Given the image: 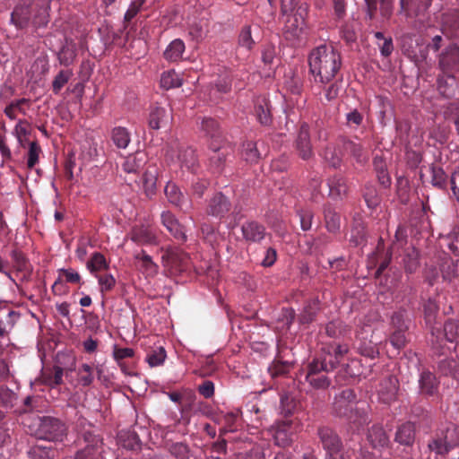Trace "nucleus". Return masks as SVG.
<instances>
[{"label":"nucleus","instance_id":"f257e3e1","mask_svg":"<svg viewBox=\"0 0 459 459\" xmlns=\"http://www.w3.org/2000/svg\"><path fill=\"white\" fill-rule=\"evenodd\" d=\"M309 71L316 82L330 85L325 89V98L333 100L339 95L342 79H336L342 67V55L332 45H321L308 56Z\"/></svg>","mask_w":459,"mask_h":459},{"label":"nucleus","instance_id":"f03ea898","mask_svg":"<svg viewBox=\"0 0 459 459\" xmlns=\"http://www.w3.org/2000/svg\"><path fill=\"white\" fill-rule=\"evenodd\" d=\"M31 434L38 439L49 442L61 441L65 435V425L57 418L38 417L30 426Z\"/></svg>","mask_w":459,"mask_h":459},{"label":"nucleus","instance_id":"7ed1b4c3","mask_svg":"<svg viewBox=\"0 0 459 459\" xmlns=\"http://www.w3.org/2000/svg\"><path fill=\"white\" fill-rule=\"evenodd\" d=\"M317 434L324 449L326 452V459H350L349 452L343 447L339 435L329 427H321Z\"/></svg>","mask_w":459,"mask_h":459},{"label":"nucleus","instance_id":"20e7f679","mask_svg":"<svg viewBox=\"0 0 459 459\" xmlns=\"http://www.w3.org/2000/svg\"><path fill=\"white\" fill-rule=\"evenodd\" d=\"M307 13L308 4L301 3L296 9V13L286 15L282 33L288 41L294 42L299 39L306 27Z\"/></svg>","mask_w":459,"mask_h":459},{"label":"nucleus","instance_id":"39448f33","mask_svg":"<svg viewBox=\"0 0 459 459\" xmlns=\"http://www.w3.org/2000/svg\"><path fill=\"white\" fill-rule=\"evenodd\" d=\"M459 445V431L454 427H447L441 430L429 443L428 447L430 452L437 455L445 456L450 450Z\"/></svg>","mask_w":459,"mask_h":459},{"label":"nucleus","instance_id":"423d86ee","mask_svg":"<svg viewBox=\"0 0 459 459\" xmlns=\"http://www.w3.org/2000/svg\"><path fill=\"white\" fill-rule=\"evenodd\" d=\"M347 345L328 344L322 348V353L312 362L316 363L326 373L333 371L341 363L342 357L348 352Z\"/></svg>","mask_w":459,"mask_h":459},{"label":"nucleus","instance_id":"0eeeda50","mask_svg":"<svg viewBox=\"0 0 459 459\" xmlns=\"http://www.w3.org/2000/svg\"><path fill=\"white\" fill-rule=\"evenodd\" d=\"M212 154L209 158V167L213 173L221 174L227 162L230 161L234 156V148L229 143H210Z\"/></svg>","mask_w":459,"mask_h":459},{"label":"nucleus","instance_id":"6e6552de","mask_svg":"<svg viewBox=\"0 0 459 459\" xmlns=\"http://www.w3.org/2000/svg\"><path fill=\"white\" fill-rule=\"evenodd\" d=\"M358 403L354 390L346 388L335 395L332 413L337 418L344 419Z\"/></svg>","mask_w":459,"mask_h":459},{"label":"nucleus","instance_id":"1a4fd4ad","mask_svg":"<svg viewBox=\"0 0 459 459\" xmlns=\"http://www.w3.org/2000/svg\"><path fill=\"white\" fill-rule=\"evenodd\" d=\"M370 409L365 403H359L343 420L346 421L347 431L354 434L359 433L366 425L371 422L369 415Z\"/></svg>","mask_w":459,"mask_h":459},{"label":"nucleus","instance_id":"9d476101","mask_svg":"<svg viewBox=\"0 0 459 459\" xmlns=\"http://www.w3.org/2000/svg\"><path fill=\"white\" fill-rule=\"evenodd\" d=\"M79 439H82L86 448L100 455L102 453L103 439L96 433L90 423L85 419H79L77 421Z\"/></svg>","mask_w":459,"mask_h":459},{"label":"nucleus","instance_id":"9b49d317","mask_svg":"<svg viewBox=\"0 0 459 459\" xmlns=\"http://www.w3.org/2000/svg\"><path fill=\"white\" fill-rule=\"evenodd\" d=\"M438 68L444 74L459 73V46L452 43L438 56Z\"/></svg>","mask_w":459,"mask_h":459},{"label":"nucleus","instance_id":"f8f14e48","mask_svg":"<svg viewBox=\"0 0 459 459\" xmlns=\"http://www.w3.org/2000/svg\"><path fill=\"white\" fill-rule=\"evenodd\" d=\"M162 264L171 273L183 272L188 266L189 257L187 254L184 253L177 247L167 248L162 255Z\"/></svg>","mask_w":459,"mask_h":459},{"label":"nucleus","instance_id":"ddd939ff","mask_svg":"<svg viewBox=\"0 0 459 459\" xmlns=\"http://www.w3.org/2000/svg\"><path fill=\"white\" fill-rule=\"evenodd\" d=\"M400 391V383L398 378L393 375H387L383 377L377 389L378 399L381 403L391 404L397 401Z\"/></svg>","mask_w":459,"mask_h":459},{"label":"nucleus","instance_id":"4468645a","mask_svg":"<svg viewBox=\"0 0 459 459\" xmlns=\"http://www.w3.org/2000/svg\"><path fill=\"white\" fill-rule=\"evenodd\" d=\"M231 204L222 193H216L208 202L206 213L221 219L230 211Z\"/></svg>","mask_w":459,"mask_h":459},{"label":"nucleus","instance_id":"2eb2a0df","mask_svg":"<svg viewBox=\"0 0 459 459\" xmlns=\"http://www.w3.org/2000/svg\"><path fill=\"white\" fill-rule=\"evenodd\" d=\"M432 0H400V12L406 17H424Z\"/></svg>","mask_w":459,"mask_h":459},{"label":"nucleus","instance_id":"dca6fc26","mask_svg":"<svg viewBox=\"0 0 459 459\" xmlns=\"http://www.w3.org/2000/svg\"><path fill=\"white\" fill-rule=\"evenodd\" d=\"M295 431L296 428L291 420L278 422L273 433L275 444L281 447L289 446L293 441Z\"/></svg>","mask_w":459,"mask_h":459},{"label":"nucleus","instance_id":"f3484780","mask_svg":"<svg viewBox=\"0 0 459 459\" xmlns=\"http://www.w3.org/2000/svg\"><path fill=\"white\" fill-rule=\"evenodd\" d=\"M325 374V369H321L316 363L311 361L307 365L306 380L314 388L325 389L331 385V380Z\"/></svg>","mask_w":459,"mask_h":459},{"label":"nucleus","instance_id":"a211bd4d","mask_svg":"<svg viewBox=\"0 0 459 459\" xmlns=\"http://www.w3.org/2000/svg\"><path fill=\"white\" fill-rule=\"evenodd\" d=\"M296 150L299 156L305 160H309L313 156L308 126L306 123L300 126L296 140Z\"/></svg>","mask_w":459,"mask_h":459},{"label":"nucleus","instance_id":"6ab92c4d","mask_svg":"<svg viewBox=\"0 0 459 459\" xmlns=\"http://www.w3.org/2000/svg\"><path fill=\"white\" fill-rule=\"evenodd\" d=\"M342 147L344 152L352 157L355 161L359 165H364L368 162V157L364 146L358 140L342 139Z\"/></svg>","mask_w":459,"mask_h":459},{"label":"nucleus","instance_id":"aec40b11","mask_svg":"<svg viewBox=\"0 0 459 459\" xmlns=\"http://www.w3.org/2000/svg\"><path fill=\"white\" fill-rule=\"evenodd\" d=\"M161 222L178 241L183 243L186 240V235L183 226L180 225L171 212L164 211L161 213Z\"/></svg>","mask_w":459,"mask_h":459},{"label":"nucleus","instance_id":"412c9836","mask_svg":"<svg viewBox=\"0 0 459 459\" xmlns=\"http://www.w3.org/2000/svg\"><path fill=\"white\" fill-rule=\"evenodd\" d=\"M172 116L169 109L162 107H153L149 114L148 125L151 129L158 130L167 126Z\"/></svg>","mask_w":459,"mask_h":459},{"label":"nucleus","instance_id":"4be33fe9","mask_svg":"<svg viewBox=\"0 0 459 459\" xmlns=\"http://www.w3.org/2000/svg\"><path fill=\"white\" fill-rule=\"evenodd\" d=\"M244 238L248 242L260 243L266 236L264 225L256 221H247L241 228Z\"/></svg>","mask_w":459,"mask_h":459},{"label":"nucleus","instance_id":"5701e85b","mask_svg":"<svg viewBox=\"0 0 459 459\" xmlns=\"http://www.w3.org/2000/svg\"><path fill=\"white\" fill-rule=\"evenodd\" d=\"M31 17L30 4H18L11 14V21L17 28L24 29L31 23Z\"/></svg>","mask_w":459,"mask_h":459},{"label":"nucleus","instance_id":"b1692460","mask_svg":"<svg viewBox=\"0 0 459 459\" xmlns=\"http://www.w3.org/2000/svg\"><path fill=\"white\" fill-rule=\"evenodd\" d=\"M147 159V154L143 151H137L125 159L122 164L123 169L128 174H135L144 167Z\"/></svg>","mask_w":459,"mask_h":459},{"label":"nucleus","instance_id":"393cba45","mask_svg":"<svg viewBox=\"0 0 459 459\" xmlns=\"http://www.w3.org/2000/svg\"><path fill=\"white\" fill-rule=\"evenodd\" d=\"M367 440L372 447H385L389 443V437L380 424H373L367 432Z\"/></svg>","mask_w":459,"mask_h":459},{"label":"nucleus","instance_id":"a878e982","mask_svg":"<svg viewBox=\"0 0 459 459\" xmlns=\"http://www.w3.org/2000/svg\"><path fill=\"white\" fill-rule=\"evenodd\" d=\"M439 382L436 376L430 371L421 372L419 378L420 393L423 395L432 396L438 391Z\"/></svg>","mask_w":459,"mask_h":459},{"label":"nucleus","instance_id":"bb28decb","mask_svg":"<svg viewBox=\"0 0 459 459\" xmlns=\"http://www.w3.org/2000/svg\"><path fill=\"white\" fill-rule=\"evenodd\" d=\"M200 130L213 143H224L219 123L212 117H204L200 124Z\"/></svg>","mask_w":459,"mask_h":459},{"label":"nucleus","instance_id":"cd10ccee","mask_svg":"<svg viewBox=\"0 0 459 459\" xmlns=\"http://www.w3.org/2000/svg\"><path fill=\"white\" fill-rule=\"evenodd\" d=\"M157 179L158 169L155 166H149L141 179L143 192L148 198L156 195Z\"/></svg>","mask_w":459,"mask_h":459},{"label":"nucleus","instance_id":"c85d7f7f","mask_svg":"<svg viewBox=\"0 0 459 459\" xmlns=\"http://www.w3.org/2000/svg\"><path fill=\"white\" fill-rule=\"evenodd\" d=\"M49 1L42 0L40 3H37L35 7L32 9L31 24L36 28H41L47 26L49 22Z\"/></svg>","mask_w":459,"mask_h":459},{"label":"nucleus","instance_id":"c756f323","mask_svg":"<svg viewBox=\"0 0 459 459\" xmlns=\"http://www.w3.org/2000/svg\"><path fill=\"white\" fill-rule=\"evenodd\" d=\"M164 192L171 204L175 205L180 210H184L185 207L187 208L186 204L188 200L177 185L169 182L165 186Z\"/></svg>","mask_w":459,"mask_h":459},{"label":"nucleus","instance_id":"7c9ffc66","mask_svg":"<svg viewBox=\"0 0 459 459\" xmlns=\"http://www.w3.org/2000/svg\"><path fill=\"white\" fill-rule=\"evenodd\" d=\"M255 113L258 121L264 126H269L272 123L271 105L264 97H259L255 102Z\"/></svg>","mask_w":459,"mask_h":459},{"label":"nucleus","instance_id":"2f4dec72","mask_svg":"<svg viewBox=\"0 0 459 459\" xmlns=\"http://www.w3.org/2000/svg\"><path fill=\"white\" fill-rule=\"evenodd\" d=\"M329 195L333 199H342L348 193V186L345 178L336 175L328 180Z\"/></svg>","mask_w":459,"mask_h":459},{"label":"nucleus","instance_id":"473e14b6","mask_svg":"<svg viewBox=\"0 0 459 459\" xmlns=\"http://www.w3.org/2000/svg\"><path fill=\"white\" fill-rule=\"evenodd\" d=\"M443 279L459 287V259L456 261L448 260L441 266Z\"/></svg>","mask_w":459,"mask_h":459},{"label":"nucleus","instance_id":"72a5a7b5","mask_svg":"<svg viewBox=\"0 0 459 459\" xmlns=\"http://www.w3.org/2000/svg\"><path fill=\"white\" fill-rule=\"evenodd\" d=\"M415 439V427L411 422L401 425L395 434V441L403 446H411Z\"/></svg>","mask_w":459,"mask_h":459},{"label":"nucleus","instance_id":"f704fd0d","mask_svg":"<svg viewBox=\"0 0 459 459\" xmlns=\"http://www.w3.org/2000/svg\"><path fill=\"white\" fill-rule=\"evenodd\" d=\"M456 86L455 74H444L439 75L437 78V87L439 92L446 98H450L454 95Z\"/></svg>","mask_w":459,"mask_h":459},{"label":"nucleus","instance_id":"c9c22d12","mask_svg":"<svg viewBox=\"0 0 459 459\" xmlns=\"http://www.w3.org/2000/svg\"><path fill=\"white\" fill-rule=\"evenodd\" d=\"M166 449L175 459H190L191 449L184 442H166Z\"/></svg>","mask_w":459,"mask_h":459},{"label":"nucleus","instance_id":"e433bc0d","mask_svg":"<svg viewBox=\"0 0 459 459\" xmlns=\"http://www.w3.org/2000/svg\"><path fill=\"white\" fill-rule=\"evenodd\" d=\"M295 310L291 307H283L277 317L275 329L281 333L290 329L295 318Z\"/></svg>","mask_w":459,"mask_h":459},{"label":"nucleus","instance_id":"4c0bfd02","mask_svg":"<svg viewBox=\"0 0 459 459\" xmlns=\"http://www.w3.org/2000/svg\"><path fill=\"white\" fill-rule=\"evenodd\" d=\"M438 372L443 376H450L459 379V362L454 359H441L437 364Z\"/></svg>","mask_w":459,"mask_h":459},{"label":"nucleus","instance_id":"58836bf2","mask_svg":"<svg viewBox=\"0 0 459 459\" xmlns=\"http://www.w3.org/2000/svg\"><path fill=\"white\" fill-rule=\"evenodd\" d=\"M119 442L123 447L128 450H140L142 446V441L139 438L137 433L133 430H128L119 435Z\"/></svg>","mask_w":459,"mask_h":459},{"label":"nucleus","instance_id":"ea45409f","mask_svg":"<svg viewBox=\"0 0 459 459\" xmlns=\"http://www.w3.org/2000/svg\"><path fill=\"white\" fill-rule=\"evenodd\" d=\"M373 165L377 172V177L380 185L388 187L391 184V178L386 169V164L382 157L376 156L373 160Z\"/></svg>","mask_w":459,"mask_h":459},{"label":"nucleus","instance_id":"a19ab883","mask_svg":"<svg viewBox=\"0 0 459 459\" xmlns=\"http://www.w3.org/2000/svg\"><path fill=\"white\" fill-rule=\"evenodd\" d=\"M184 50V42L181 39H175L167 47L163 55L168 61L176 62L181 58Z\"/></svg>","mask_w":459,"mask_h":459},{"label":"nucleus","instance_id":"79ce46f5","mask_svg":"<svg viewBox=\"0 0 459 459\" xmlns=\"http://www.w3.org/2000/svg\"><path fill=\"white\" fill-rule=\"evenodd\" d=\"M28 455L30 459H54L56 450L52 446L37 444L30 448Z\"/></svg>","mask_w":459,"mask_h":459},{"label":"nucleus","instance_id":"37998d69","mask_svg":"<svg viewBox=\"0 0 459 459\" xmlns=\"http://www.w3.org/2000/svg\"><path fill=\"white\" fill-rule=\"evenodd\" d=\"M325 226L329 232L336 233L341 227L340 215L331 207H325L324 210Z\"/></svg>","mask_w":459,"mask_h":459},{"label":"nucleus","instance_id":"c03bdc74","mask_svg":"<svg viewBox=\"0 0 459 459\" xmlns=\"http://www.w3.org/2000/svg\"><path fill=\"white\" fill-rule=\"evenodd\" d=\"M178 158L181 166L188 169H193L196 163L195 151L190 147H179Z\"/></svg>","mask_w":459,"mask_h":459},{"label":"nucleus","instance_id":"a18cd8bd","mask_svg":"<svg viewBox=\"0 0 459 459\" xmlns=\"http://www.w3.org/2000/svg\"><path fill=\"white\" fill-rule=\"evenodd\" d=\"M410 320L405 310L394 312L391 316V326L393 330L408 331Z\"/></svg>","mask_w":459,"mask_h":459},{"label":"nucleus","instance_id":"49530a36","mask_svg":"<svg viewBox=\"0 0 459 459\" xmlns=\"http://www.w3.org/2000/svg\"><path fill=\"white\" fill-rule=\"evenodd\" d=\"M242 155L244 159L251 163L257 162L261 158L258 143L247 142L243 144Z\"/></svg>","mask_w":459,"mask_h":459},{"label":"nucleus","instance_id":"de8ad7c7","mask_svg":"<svg viewBox=\"0 0 459 459\" xmlns=\"http://www.w3.org/2000/svg\"><path fill=\"white\" fill-rule=\"evenodd\" d=\"M438 305L433 299H429L423 305L424 319L428 325L432 326L438 313Z\"/></svg>","mask_w":459,"mask_h":459},{"label":"nucleus","instance_id":"09e8293b","mask_svg":"<svg viewBox=\"0 0 459 459\" xmlns=\"http://www.w3.org/2000/svg\"><path fill=\"white\" fill-rule=\"evenodd\" d=\"M112 140L117 147L124 149L130 142V134L125 127H116L112 131Z\"/></svg>","mask_w":459,"mask_h":459},{"label":"nucleus","instance_id":"8fccbe9b","mask_svg":"<svg viewBox=\"0 0 459 459\" xmlns=\"http://www.w3.org/2000/svg\"><path fill=\"white\" fill-rule=\"evenodd\" d=\"M87 268L91 273H96L101 270H106L108 267V264L104 257V255L100 253H94L91 259L86 264Z\"/></svg>","mask_w":459,"mask_h":459},{"label":"nucleus","instance_id":"3c124183","mask_svg":"<svg viewBox=\"0 0 459 459\" xmlns=\"http://www.w3.org/2000/svg\"><path fill=\"white\" fill-rule=\"evenodd\" d=\"M160 85L162 88L169 90L182 85V80L174 71H168L162 74L160 78Z\"/></svg>","mask_w":459,"mask_h":459},{"label":"nucleus","instance_id":"603ef678","mask_svg":"<svg viewBox=\"0 0 459 459\" xmlns=\"http://www.w3.org/2000/svg\"><path fill=\"white\" fill-rule=\"evenodd\" d=\"M431 175V184L438 188H444L446 185V176L444 170L439 167L431 166L428 168Z\"/></svg>","mask_w":459,"mask_h":459},{"label":"nucleus","instance_id":"864d4df0","mask_svg":"<svg viewBox=\"0 0 459 459\" xmlns=\"http://www.w3.org/2000/svg\"><path fill=\"white\" fill-rule=\"evenodd\" d=\"M444 334L448 342H456L459 340V322L447 320L444 325Z\"/></svg>","mask_w":459,"mask_h":459},{"label":"nucleus","instance_id":"5fc2aeb1","mask_svg":"<svg viewBox=\"0 0 459 459\" xmlns=\"http://www.w3.org/2000/svg\"><path fill=\"white\" fill-rule=\"evenodd\" d=\"M363 197L368 207L371 209L376 208L380 203V199L377 195V189L375 188L374 186L370 184H367L365 186L363 191Z\"/></svg>","mask_w":459,"mask_h":459},{"label":"nucleus","instance_id":"6e6d98bb","mask_svg":"<svg viewBox=\"0 0 459 459\" xmlns=\"http://www.w3.org/2000/svg\"><path fill=\"white\" fill-rule=\"evenodd\" d=\"M366 238L367 232L365 227L360 222L356 223L351 230L350 241L354 246H359L366 242Z\"/></svg>","mask_w":459,"mask_h":459},{"label":"nucleus","instance_id":"4d7b16f0","mask_svg":"<svg viewBox=\"0 0 459 459\" xmlns=\"http://www.w3.org/2000/svg\"><path fill=\"white\" fill-rule=\"evenodd\" d=\"M78 382L82 386H89L93 382L92 368L88 364H82L77 371Z\"/></svg>","mask_w":459,"mask_h":459},{"label":"nucleus","instance_id":"13d9d810","mask_svg":"<svg viewBox=\"0 0 459 459\" xmlns=\"http://www.w3.org/2000/svg\"><path fill=\"white\" fill-rule=\"evenodd\" d=\"M255 44V41L252 37L251 26H244L238 36V46L250 50Z\"/></svg>","mask_w":459,"mask_h":459},{"label":"nucleus","instance_id":"bf43d9fd","mask_svg":"<svg viewBox=\"0 0 459 459\" xmlns=\"http://www.w3.org/2000/svg\"><path fill=\"white\" fill-rule=\"evenodd\" d=\"M325 159L327 163L334 169L340 168L342 163V157L341 152L333 147H328L325 149Z\"/></svg>","mask_w":459,"mask_h":459},{"label":"nucleus","instance_id":"052dcab7","mask_svg":"<svg viewBox=\"0 0 459 459\" xmlns=\"http://www.w3.org/2000/svg\"><path fill=\"white\" fill-rule=\"evenodd\" d=\"M347 326L340 320H333L325 325V333L329 337L336 338L346 332Z\"/></svg>","mask_w":459,"mask_h":459},{"label":"nucleus","instance_id":"680f3d73","mask_svg":"<svg viewBox=\"0 0 459 459\" xmlns=\"http://www.w3.org/2000/svg\"><path fill=\"white\" fill-rule=\"evenodd\" d=\"M17 399L16 394L6 386H0V403L4 408H12Z\"/></svg>","mask_w":459,"mask_h":459},{"label":"nucleus","instance_id":"e2e57ef3","mask_svg":"<svg viewBox=\"0 0 459 459\" xmlns=\"http://www.w3.org/2000/svg\"><path fill=\"white\" fill-rule=\"evenodd\" d=\"M72 76V72L70 71H60L52 82V90L54 93L57 94L61 89L68 82L70 77Z\"/></svg>","mask_w":459,"mask_h":459},{"label":"nucleus","instance_id":"0e129e2a","mask_svg":"<svg viewBox=\"0 0 459 459\" xmlns=\"http://www.w3.org/2000/svg\"><path fill=\"white\" fill-rule=\"evenodd\" d=\"M166 359V351L163 347H159L147 356V362L151 367H158L163 364Z\"/></svg>","mask_w":459,"mask_h":459},{"label":"nucleus","instance_id":"69168bd1","mask_svg":"<svg viewBox=\"0 0 459 459\" xmlns=\"http://www.w3.org/2000/svg\"><path fill=\"white\" fill-rule=\"evenodd\" d=\"M446 239L449 250L455 255H459V227H455Z\"/></svg>","mask_w":459,"mask_h":459},{"label":"nucleus","instance_id":"338daca9","mask_svg":"<svg viewBox=\"0 0 459 459\" xmlns=\"http://www.w3.org/2000/svg\"><path fill=\"white\" fill-rule=\"evenodd\" d=\"M76 53L74 46L65 45L61 48L58 54V58L62 65H69L74 59Z\"/></svg>","mask_w":459,"mask_h":459},{"label":"nucleus","instance_id":"774afa93","mask_svg":"<svg viewBox=\"0 0 459 459\" xmlns=\"http://www.w3.org/2000/svg\"><path fill=\"white\" fill-rule=\"evenodd\" d=\"M357 349L359 354L369 359H375L378 355L377 348L371 342H360Z\"/></svg>","mask_w":459,"mask_h":459}]
</instances>
